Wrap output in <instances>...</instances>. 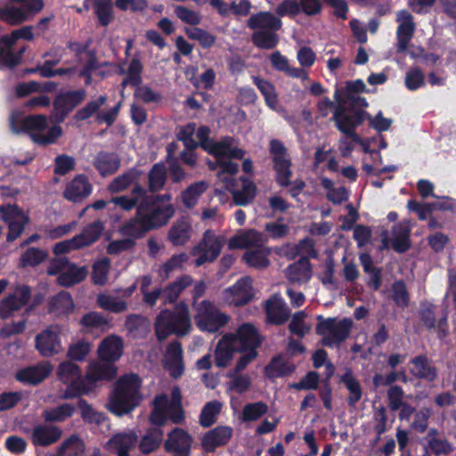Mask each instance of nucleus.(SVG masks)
<instances>
[{"label":"nucleus","instance_id":"51","mask_svg":"<svg viewBox=\"0 0 456 456\" xmlns=\"http://www.w3.org/2000/svg\"><path fill=\"white\" fill-rule=\"evenodd\" d=\"M268 411V405L263 402H255L247 403L241 411L240 419L242 421L250 422L258 420Z\"/></svg>","mask_w":456,"mask_h":456},{"label":"nucleus","instance_id":"38","mask_svg":"<svg viewBox=\"0 0 456 456\" xmlns=\"http://www.w3.org/2000/svg\"><path fill=\"white\" fill-rule=\"evenodd\" d=\"M14 44L10 36L0 39V68H12L19 63L20 54L13 50Z\"/></svg>","mask_w":456,"mask_h":456},{"label":"nucleus","instance_id":"22","mask_svg":"<svg viewBox=\"0 0 456 456\" xmlns=\"http://www.w3.org/2000/svg\"><path fill=\"white\" fill-rule=\"evenodd\" d=\"M123 350L124 341L122 338L112 334L100 342L97 354L100 360L113 363L120 359Z\"/></svg>","mask_w":456,"mask_h":456},{"label":"nucleus","instance_id":"32","mask_svg":"<svg viewBox=\"0 0 456 456\" xmlns=\"http://www.w3.org/2000/svg\"><path fill=\"white\" fill-rule=\"evenodd\" d=\"M183 350L178 342L171 343L167 348L165 354V367L174 378H178L183 374Z\"/></svg>","mask_w":456,"mask_h":456},{"label":"nucleus","instance_id":"48","mask_svg":"<svg viewBox=\"0 0 456 456\" xmlns=\"http://www.w3.org/2000/svg\"><path fill=\"white\" fill-rule=\"evenodd\" d=\"M269 248L265 246L256 248L253 250L247 251L243 258L246 263L255 268H265L269 265L268 256Z\"/></svg>","mask_w":456,"mask_h":456},{"label":"nucleus","instance_id":"12","mask_svg":"<svg viewBox=\"0 0 456 456\" xmlns=\"http://www.w3.org/2000/svg\"><path fill=\"white\" fill-rule=\"evenodd\" d=\"M57 376L62 383L68 385L67 389L61 395L62 399H69L91 392V387L86 384L85 377L81 376L79 366L74 362H62L60 363Z\"/></svg>","mask_w":456,"mask_h":456},{"label":"nucleus","instance_id":"25","mask_svg":"<svg viewBox=\"0 0 456 456\" xmlns=\"http://www.w3.org/2000/svg\"><path fill=\"white\" fill-rule=\"evenodd\" d=\"M396 22L398 23L396 31L397 48L399 52H403L407 49L413 36L415 23L412 15L406 10H402L396 13Z\"/></svg>","mask_w":456,"mask_h":456},{"label":"nucleus","instance_id":"33","mask_svg":"<svg viewBox=\"0 0 456 456\" xmlns=\"http://www.w3.org/2000/svg\"><path fill=\"white\" fill-rule=\"evenodd\" d=\"M232 434V430L229 427H216L203 436L202 446L205 451L213 452L216 447L227 444Z\"/></svg>","mask_w":456,"mask_h":456},{"label":"nucleus","instance_id":"52","mask_svg":"<svg viewBox=\"0 0 456 456\" xmlns=\"http://www.w3.org/2000/svg\"><path fill=\"white\" fill-rule=\"evenodd\" d=\"M48 257V252L46 250L39 249L37 248H29L20 256V267H34Z\"/></svg>","mask_w":456,"mask_h":456},{"label":"nucleus","instance_id":"17","mask_svg":"<svg viewBox=\"0 0 456 456\" xmlns=\"http://www.w3.org/2000/svg\"><path fill=\"white\" fill-rule=\"evenodd\" d=\"M0 217L8 226V241H13L19 238L28 223V214L17 205L1 206Z\"/></svg>","mask_w":456,"mask_h":456},{"label":"nucleus","instance_id":"37","mask_svg":"<svg viewBox=\"0 0 456 456\" xmlns=\"http://www.w3.org/2000/svg\"><path fill=\"white\" fill-rule=\"evenodd\" d=\"M252 79L253 83L263 95L266 106L276 112L281 111V108L279 103L275 86L269 81L259 77H253Z\"/></svg>","mask_w":456,"mask_h":456},{"label":"nucleus","instance_id":"57","mask_svg":"<svg viewBox=\"0 0 456 456\" xmlns=\"http://www.w3.org/2000/svg\"><path fill=\"white\" fill-rule=\"evenodd\" d=\"M187 260L188 256L185 254L174 255L159 268V276L167 279L174 271L181 269Z\"/></svg>","mask_w":456,"mask_h":456},{"label":"nucleus","instance_id":"59","mask_svg":"<svg viewBox=\"0 0 456 456\" xmlns=\"http://www.w3.org/2000/svg\"><path fill=\"white\" fill-rule=\"evenodd\" d=\"M92 349L91 343L80 340L71 344L67 351V356L72 361L82 362L89 354Z\"/></svg>","mask_w":456,"mask_h":456},{"label":"nucleus","instance_id":"42","mask_svg":"<svg viewBox=\"0 0 456 456\" xmlns=\"http://www.w3.org/2000/svg\"><path fill=\"white\" fill-rule=\"evenodd\" d=\"M84 451L83 441L79 437L72 436L61 444L55 456H81ZM91 456H101V452L95 450Z\"/></svg>","mask_w":456,"mask_h":456},{"label":"nucleus","instance_id":"4","mask_svg":"<svg viewBox=\"0 0 456 456\" xmlns=\"http://www.w3.org/2000/svg\"><path fill=\"white\" fill-rule=\"evenodd\" d=\"M11 128L17 134L21 132L29 134L33 142L41 145L54 143L62 134L60 126L55 125L48 128L46 117L43 115L12 116Z\"/></svg>","mask_w":456,"mask_h":456},{"label":"nucleus","instance_id":"54","mask_svg":"<svg viewBox=\"0 0 456 456\" xmlns=\"http://www.w3.org/2000/svg\"><path fill=\"white\" fill-rule=\"evenodd\" d=\"M186 36L200 43L203 48H209L216 43V36L198 27L185 28Z\"/></svg>","mask_w":456,"mask_h":456},{"label":"nucleus","instance_id":"56","mask_svg":"<svg viewBox=\"0 0 456 456\" xmlns=\"http://www.w3.org/2000/svg\"><path fill=\"white\" fill-rule=\"evenodd\" d=\"M163 439V433L159 429L149 431L139 444L140 451L143 453H150L159 447Z\"/></svg>","mask_w":456,"mask_h":456},{"label":"nucleus","instance_id":"49","mask_svg":"<svg viewBox=\"0 0 456 456\" xmlns=\"http://www.w3.org/2000/svg\"><path fill=\"white\" fill-rule=\"evenodd\" d=\"M75 411V407L70 403H63L55 408H48L44 410L42 415L45 420L49 422H62L71 417Z\"/></svg>","mask_w":456,"mask_h":456},{"label":"nucleus","instance_id":"18","mask_svg":"<svg viewBox=\"0 0 456 456\" xmlns=\"http://www.w3.org/2000/svg\"><path fill=\"white\" fill-rule=\"evenodd\" d=\"M254 296L252 280L249 277H243L232 286L224 289L221 299L225 305L241 306L249 303Z\"/></svg>","mask_w":456,"mask_h":456},{"label":"nucleus","instance_id":"35","mask_svg":"<svg viewBox=\"0 0 456 456\" xmlns=\"http://www.w3.org/2000/svg\"><path fill=\"white\" fill-rule=\"evenodd\" d=\"M91 191L92 187L88 180L83 175H78L67 185L64 196L67 200L76 202L87 197Z\"/></svg>","mask_w":456,"mask_h":456},{"label":"nucleus","instance_id":"46","mask_svg":"<svg viewBox=\"0 0 456 456\" xmlns=\"http://www.w3.org/2000/svg\"><path fill=\"white\" fill-rule=\"evenodd\" d=\"M74 308L72 297L69 293L62 291L53 297L50 300L49 311L57 314H67Z\"/></svg>","mask_w":456,"mask_h":456},{"label":"nucleus","instance_id":"31","mask_svg":"<svg viewBox=\"0 0 456 456\" xmlns=\"http://www.w3.org/2000/svg\"><path fill=\"white\" fill-rule=\"evenodd\" d=\"M85 96L86 94L84 90L70 91L58 95L54 101V108L61 115L60 119L62 120L67 113L81 103Z\"/></svg>","mask_w":456,"mask_h":456},{"label":"nucleus","instance_id":"55","mask_svg":"<svg viewBox=\"0 0 456 456\" xmlns=\"http://www.w3.org/2000/svg\"><path fill=\"white\" fill-rule=\"evenodd\" d=\"M306 317L305 311L297 312L289 323L290 331L299 337L307 334L312 330L313 324L306 321Z\"/></svg>","mask_w":456,"mask_h":456},{"label":"nucleus","instance_id":"11","mask_svg":"<svg viewBox=\"0 0 456 456\" xmlns=\"http://www.w3.org/2000/svg\"><path fill=\"white\" fill-rule=\"evenodd\" d=\"M47 273L57 276V282L62 287H71L83 281L87 275L85 266H77L67 258L52 259L47 265Z\"/></svg>","mask_w":456,"mask_h":456},{"label":"nucleus","instance_id":"50","mask_svg":"<svg viewBox=\"0 0 456 456\" xmlns=\"http://www.w3.org/2000/svg\"><path fill=\"white\" fill-rule=\"evenodd\" d=\"M94 166L102 175H108L118 169L119 160L114 154L102 152L96 157Z\"/></svg>","mask_w":456,"mask_h":456},{"label":"nucleus","instance_id":"53","mask_svg":"<svg viewBox=\"0 0 456 456\" xmlns=\"http://www.w3.org/2000/svg\"><path fill=\"white\" fill-rule=\"evenodd\" d=\"M97 305L101 308L112 313H121L127 308V305L124 300L118 299L106 293H102L97 296Z\"/></svg>","mask_w":456,"mask_h":456},{"label":"nucleus","instance_id":"40","mask_svg":"<svg viewBox=\"0 0 456 456\" xmlns=\"http://www.w3.org/2000/svg\"><path fill=\"white\" fill-rule=\"evenodd\" d=\"M411 227L409 222L395 225L392 231L391 245L397 252H404L410 247L409 236Z\"/></svg>","mask_w":456,"mask_h":456},{"label":"nucleus","instance_id":"26","mask_svg":"<svg viewBox=\"0 0 456 456\" xmlns=\"http://www.w3.org/2000/svg\"><path fill=\"white\" fill-rule=\"evenodd\" d=\"M333 119L340 132L353 135L355 141H359L358 136L354 134V131L356 125L362 121L361 113L352 114L346 110L341 102H338L334 110Z\"/></svg>","mask_w":456,"mask_h":456},{"label":"nucleus","instance_id":"1","mask_svg":"<svg viewBox=\"0 0 456 456\" xmlns=\"http://www.w3.org/2000/svg\"><path fill=\"white\" fill-rule=\"evenodd\" d=\"M261 344L260 336L251 323H243L235 332L225 334L218 341L215 351V362L217 367L228 366L235 353H240L234 370L240 372L257 355L256 349Z\"/></svg>","mask_w":456,"mask_h":456},{"label":"nucleus","instance_id":"39","mask_svg":"<svg viewBox=\"0 0 456 456\" xmlns=\"http://www.w3.org/2000/svg\"><path fill=\"white\" fill-rule=\"evenodd\" d=\"M411 372L417 378L433 381L437 377L436 369L425 356H417L411 362Z\"/></svg>","mask_w":456,"mask_h":456},{"label":"nucleus","instance_id":"61","mask_svg":"<svg viewBox=\"0 0 456 456\" xmlns=\"http://www.w3.org/2000/svg\"><path fill=\"white\" fill-rule=\"evenodd\" d=\"M342 381L344 382V384L346 385V388L350 393L348 402L350 404L353 405L355 403H357L362 397V390L360 384L350 372H346L342 377Z\"/></svg>","mask_w":456,"mask_h":456},{"label":"nucleus","instance_id":"16","mask_svg":"<svg viewBox=\"0 0 456 456\" xmlns=\"http://www.w3.org/2000/svg\"><path fill=\"white\" fill-rule=\"evenodd\" d=\"M43 8V0H30L22 6L0 5V20L11 26L19 25L28 20L32 15L39 12Z\"/></svg>","mask_w":456,"mask_h":456},{"label":"nucleus","instance_id":"10","mask_svg":"<svg viewBox=\"0 0 456 456\" xmlns=\"http://www.w3.org/2000/svg\"><path fill=\"white\" fill-rule=\"evenodd\" d=\"M140 203L146 204L145 217L152 229L165 225L175 214L169 194L151 196L147 193Z\"/></svg>","mask_w":456,"mask_h":456},{"label":"nucleus","instance_id":"8","mask_svg":"<svg viewBox=\"0 0 456 456\" xmlns=\"http://www.w3.org/2000/svg\"><path fill=\"white\" fill-rule=\"evenodd\" d=\"M152 406L153 409L150 419L154 425L162 426L166 424L167 420L179 423L183 419L182 395L178 387L172 389L170 400L166 395L156 396Z\"/></svg>","mask_w":456,"mask_h":456},{"label":"nucleus","instance_id":"27","mask_svg":"<svg viewBox=\"0 0 456 456\" xmlns=\"http://www.w3.org/2000/svg\"><path fill=\"white\" fill-rule=\"evenodd\" d=\"M137 435L133 430L116 434L106 444V450L117 456H128V452L137 444Z\"/></svg>","mask_w":456,"mask_h":456},{"label":"nucleus","instance_id":"7","mask_svg":"<svg viewBox=\"0 0 456 456\" xmlns=\"http://www.w3.org/2000/svg\"><path fill=\"white\" fill-rule=\"evenodd\" d=\"M191 329L189 307L183 303L178 304L174 313L163 310L156 318L155 330L159 339H165L169 334L185 335Z\"/></svg>","mask_w":456,"mask_h":456},{"label":"nucleus","instance_id":"62","mask_svg":"<svg viewBox=\"0 0 456 456\" xmlns=\"http://www.w3.org/2000/svg\"><path fill=\"white\" fill-rule=\"evenodd\" d=\"M166 181V170L162 165H155L149 174V188L151 191L160 190Z\"/></svg>","mask_w":456,"mask_h":456},{"label":"nucleus","instance_id":"47","mask_svg":"<svg viewBox=\"0 0 456 456\" xmlns=\"http://www.w3.org/2000/svg\"><path fill=\"white\" fill-rule=\"evenodd\" d=\"M321 183L326 191L327 199L334 204H341L348 199V191L344 186L335 187L333 181L322 177Z\"/></svg>","mask_w":456,"mask_h":456},{"label":"nucleus","instance_id":"34","mask_svg":"<svg viewBox=\"0 0 456 456\" xmlns=\"http://www.w3.org/2000/svg\"><path fill=\"white\" fill-rule=\"evenodd\" d=\"M286 277L294 284L307 282L312 277V266L308 259L302 258L286 269Z\"/></svg>","mask_w":456,"mask_h":456},{"label":"nucleus","instance_id":"9","mask_svg":"<svg viewBox=\"0 0 456 456\" xmlns=\"http://www.w3.org/2000/svg\"><path fill=\"white\" fill-rule=\"evenodd\" d=\"M196 325L202 331L215 332L229 322L230 317L208 300L193 302Z\"/></svg>","mask_w":456,"mask_h":456},{"label":"nucleus","instance_id":"58","mask_svg":"<svg viewBox=\"0 0 456 456\" xmlns=\"http://www.w3.org/2000/svg\"><path fill=\"white\" fill-rule=\"evenodd\" d=\"M94 12L99 22L102 26H107L112 20V1L111 0H94Z\"/></svg>","mask_w":456,"mask_h":456},{"label":"nucleus","instance_id":"2","mask_svg":"<svg viewBox=\"0 0 456 456\" xmlns=\"http://www.w3.org/2000/svg\"><path fill=\"white\" fill-rule=\"evenodd\" d=\"M209 129L206 126H200L196 130V125L190 123L182 126L177 134L178 140L182 141L188 150H192L200 145L205 151L214 155L216 159V164L208 162L211 169H215L216 166L224 159H242L244 151L240 149L233 147V140L226 137L220 142H214L208 139Z\"/></svg>","mask_w":456,"mask_h":456},{"label":"nucleus","instance_id":"29","mask_svg":"<svg viewBox=\"0 0 456 456\" xmlns=\"http://www.w3.org/2000/svg\"><path fill=\"white\" fill-rule=\"evenodd\" d=\"M53 365L48 362H42L37 365L30 366L19 370L16 379L28 384H38L46 379L53 371Z\"/></svg>","mask_w":456,"mask_h":456},{"label":"nucleus","instance_id":"19","mask_svg":"<svg viewBox=\"0 0 456 456\" xmlns=\"http://www.w3.org/2000/svg\"><path fill=\"white\" fill-rule=\"evenodd\" d=\"M270 151L277 173V183L282 187L288 186L290 183L292 171L286 148L280 141L273 140L270 142Z\"/></svg>","mask_w":456,"mask_h":456},{"label":"nucleus","instance_id":"13","mask_svg":"<svg viewBox=\"0 0 456 456\" xmlns=\"http://www.w3.org/2000/svg\"><path fill=\"white\" fill-rule=\"evenodd\" d=\"M316 333L322 337V345L326 346H337L349 335L353 322L349 319L338 321L335 318L324 319L318 316Z\"/></svg>","mask_w":456,"mask_h":456},{"label":"nucleus","instance_id":"28","mask_svg":"<svg viewBox=\"0 0 456 456\" xmlns=\"http://www.w3.org/2000/svg\"><path fill=\"white\" fill-rule=\"evenodd\" d=\"M265 311L268 322L273 324L285 322L289 315L290 310L284 299L277 294L273 295L265 302Z\"/></svg>","mask_w":456,"mask_h":456},{"label":"nucleus","instance_id":"14","mask_svg":"<svg viewBox=\"0 0 456 456\" xmlns=\"http://www.w3.org/2000/svg\"><path fill=\"white\" fill-rule=\"evenodd\" d=\"M224 241V236L217 235L211 230L206 231L200 242L191 250V255L195 256V265L199 267L215 261L220 255Z\"/></svg>","mask_w":456,"mask_h":456},{"label":"nucleus","instance_id":"6","mask_svg":"<svg viewBox=\"0 0 456 456\" xmlns=\"http://www.w3.org/2000/svg\"><path fill=\"white\" fill-rule=\"evenodd\" d=\"M216 167H219L218 179L224 183V189L232 193L234 203L238 206H245L252 202L256 197V188L251 181L241 179L242 189H236L237 181L233 175L238 172V165L231 159L225 158Z\"/></svg>","mask_w":456,"mask_h":456},{"label":"nucleus","instance_id":"23","mask_svg":"<svg viewBox=\"0 0 456 456\" xmlns=\"http://www.w3.org/2000/svg\"><path fill=\"white\" fill-rule=\"evenodd\" d=\"M117 373V368L111 362L92 361L87 366L86 374L85 376L86 384L91 387V390L95 384L101 380L112 379Z\"/></svg>","mask_w":456,"mask_h":456},{"label":"nucleus","instance_id":"30","mask_svg":"<svg viewBox=\"0 0 456 456\" xmlns=\"http://www.w3.org/2000/svg\"><path fill=\"white\" fill-rule=\"evenodd\" d=\"M62 435L61 428L51 425H38L33 429L31 441L37 446H48L57 442Z\"/></svg>","mask_w":456,"mask_h":456},{"label":"nucleus","instance_id":"36","mask_svg":"<svg viewBox=\"0 0 456 456\" xmlns=\"http://www.w3.org/2000/svg\"><path fill=\"white\" fill-rule=\"evenodd\" d=\"M191 444V436L184 430L175 428L168 435L165 447L168 452L186 453L189 452Z\"/></svg>","mask_w":456,"mask_h":456},{"label":"nucleus","instance_id":"5","mask_svg":"<svg viewBox=\"0 0 456 456\" xmlns=\"http://www.w3.org/2000/svg\"><path fill=\"white\" fill-rule=\"evenodd\" d=\"M248 26L254 29L252 41L255 45L263 49H273L279 43L276 31L281 29L282 22L269 12H261L252 15L248 20Z\"/></svg>","mask_w":456,"mask_h":456},{"label":"nucleus","instance_id":"21","mask_svg":"<svg viewBox=\"0 0 456 456\" xmlns=\"http://www.w3.org/2000/svg\"><path fill=\"white\" fill-rule=\"evenodd\" d=\"M266 241V237L254 229L240 230L229 240L228 248L230 249L247 248L253 250L265 246Z\"/></svg>","mask_w":456,"mask_h":456},{"label":"nucleus","instance_id":"43","mask_svg":"<svg viewBox=\"0 0 456 456\" xmlns=\"http://www.w3.org/2000/svg\"><path fill=\"white\" fill-rule=\"evenodd\" d=\"M191 232V222L187 218H182L170 228L168 238L175 245H183L190 239Z\"/></svg>","mask_w":456,"mask_h":456},{"label":"nucleus","instance_id":"63","mask_svg":"<svg viewBox=\"0 0 456 456\" xmlns=\"http://www.w3.org/2000/svg\"><path fill=\"white\" fill-rule=\"evenodd\" d=\"M136 175L134 172H127L116 177L108 186L112 193H118L126 190L135 180Z\"/></svg>","mask_w":456,"mask_h":456},{"label":"nucleus","instance_id":"3","mask_svg":"<svg viewBox=\"0 0 456 456\" xmlns=\"http://www.w3.org/2000/svg\"><path fill=\"white\" fill-rule=\"evenodd\" d=\"M141 380L135 374L121 378L110 397L107 408L117 416L131 412L141 402Z\"/></svg>","mask_w":456,"mask_h":456},{"label":"nucleus","instance_id":"24","mask_svg":"<svg viewBox=\"0 0 456 456\" xmlns=\"http://www.w3.org/2000/svg\"><path fill=\"white\" fill-rule=\"evenodd\" d=\"M146 204L139 203L134 218L127 221L120 229L122 234L137 239L143 236L152 228L145 217Z\"/></svg>","mask_w":456,"mask_h":456},{"label":"nucleus","instance_id":"41","mask_svg":"<svg viewBox=\"0 0 456 456\" xmlns=\"http://www.w3.org/2000/svg\"><path fill=\"white\" fill-rule=\"evenodd\" d=\"M147 191L141 186L136 185L132 191L131 196H119L113 198L110 202L119 207L123 210L130 211L134 208H138L140 201H143L146 198Z\"/></svg>","mask_w":456,"mask_h":456},{"label":"nucleus","instance_id":"45","mask_svg":"<svg viewBox=\"0 0 456 456\" xmlns=\"http://www.w3.org/2000/svg\"><path fill=\"white\" fill-rule=\"evenodd\" d=\"M208 184L204 182H197L188 186L181 194L183 204L188 208H194L200 197L208 190Z\"/></svg>","mask_w":456,"mask_h":456},{"label":"nucleus","instance_id":"44","mask_svg":"<svg viewBox=\"0 0 456 456\" xmlns=\"http://www.w3.org/2000/svg\"><path fill=\"white\" fill-rule=\"evenodd\" d=\"M104 229L102 222L96 221L87 225L81 233L75 236L81 248L88 247L97 241Z\"/></svg>","mask_w":456,"mask_h":456},{"label":"nucleus","instance_id":"64","mask_svg":"<svg viewBox=\"0 0 456 456\" xmlns=\"http://www.w3.org/2000/svg\"><path fill=\"white\" fill-rule=\"evenodd\" d=\"M175 13L183 22L194 27L200 24L202 20V17L199 12L182 5H178L175 8Z\"/></svg>","mask_w":456,"mask_h":456},{"label":"nucleus","instance_id":"20","mask_svg":"<svg viewBox=\"0 0 456 456\" xmlns=\"http://www.w3.org/2000/svg\"><path fill=\"white\" fill-rule=\"evenodd\" d=\"M30 297L29 287L26 285L16 287L12 293L0 301V318L7 319L11 317L14 312L28 304Z\"/></svg>","mask_w":456,"mask_h":456},{"label":"nucleus","instance_id":"15","mask_svg":"<svg viewBox=\"0 0 456 456\" xmlns=\"http://www.w3.org/2000/svg\"><path fill=\"white\" fill-rule=\"evenodd\" d=\"M63 331V327L59 324L46 327L36 336V349L45 357L58 354L63 349L61 338Z\"/></svg>","mask_w":456,"mask_h":456},{"label":"nucleus","instance_id":"60","mask_svg":"<svg viewBox=\"0 0 456 456\" xmlns=\"http://www.w3.org/2000/svg\"><path fill=\"white\" fill-rule=\"evenodd\" d=\"M222 404L217 401L208 403L202 409L200 422L203 427H209L216 419V416L219 414Z\"/></svg>","mask_w":456,"mask_h":456}]
</instances>
